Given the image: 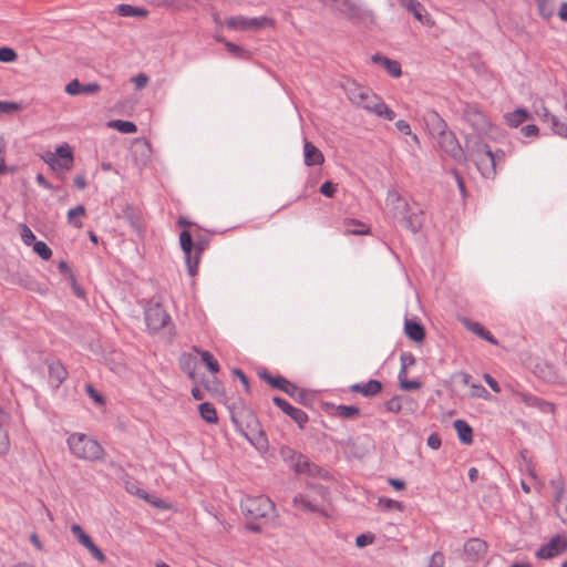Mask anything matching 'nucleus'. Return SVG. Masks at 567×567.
Segmentation results:
<instances>
[{"mask_svg":"<svg viewBox=\"0 0 567 567\" xmlns=\"http://www.w3.org/2000/svg\"><path fill=\"white\" fill-rule=\"evenodd\" d=\"M9 437L7 431L0 424V454H4L9 450Z\"/></svg>","mask_w":567,"mask_h":567,"instance_id":"e2e57ef3","label":"nucleus"},{"mask_svg":"<svg viewBox=\"0 0 567 567\" xmlns=\"http://www.w3.org/2000/svg\"><path fill=\"white\" fill-rule=\"evenodd\" d=\"M179 243L185 255V260L190 276H196L198 265L200 262L202 254L206 248L205 241H193L192 235L188 230H183L179 234Z\"/></svg>","mask_w":567,"mask_h":567,"instance_id":"39448f33","label":"nucleus"},{"mask_svg":"<svg viewBox=\"0 0 567 567\" xmlns=\"http://www.w3.org/2000/svg\"><path fill=\"white\" fill-rule=\"evenodd\" d=\"M422 223H423L422 213L413 214L406 218L408 227H410L411 230L414 233H416L422 227Z\"/></svg>","mask_w":567,"mask_h":567,"instance_id":"6e6d98bb","label":"nucleus"},{"mask_svg":"<svg viewBox=\"0 0 567 567\" xmlns=\"http://www.w3.org/2000/svg\"><path fill=\"white\" fill-rule=\"evenodd\" d=\"M567 550V539L561 535L554 536L547 544L543 545L537 551L539 559H549Z\"/></svg>","mask_w":567,"mask_h":567,"instance_id":"9b49d317","label":"nucleus"},{"mask_svg":"<svg viewBox=\"0 0 567 567\" xmlns=\"http://www.w3.org/2000/svg\"><path fill=\"white\" fill-rule=\"evenodd\" d=\"M100 90L101 86L97 83L81 84L76 79L69 82L65 86V91L70 95L95 94Z\"/></svg>","mask_w":567,"mask_h":567,"instance_id":"4be33fe9","label":"nucleus"},{"mask_svg":"<svg viewBox=\"0 0 567 567\" xmlns=\"http://www.w3.org/2000/svg\"><path fill=\"white\" fill-rule=\"evenodd\" d=\"M398 379H399L400 388L404 391L416 390V389H420L422 385V383L417 380H408L406 374H404V375L399 374Z\"/></svg>","mask_w":567,"mask_h":567,"instance_id":"8fccbe9b","label":"nucleus"},{"mask_svg":"<svg viewBox=\"0 0 567 567\" xmlns=\"http://www.w3.org/2000/svg\"><path fill=\"white\" fill-rule=\"evenodd\" d=\"M109 126L112 128H115L118 132L124 133V134H133V133H136V131H137L136 125L130 121H122V120L111 121L109 123Z\"/></svg>","mask_w":567,"mask_h":567,"instance_id":"79ce46f5","label":"nucleus"},{"mask_svg":"<svg viewBox=\"0 0 567 567\" xmlns=\"http://www.w3.org/2000/svg\"><path fill=\"white\" fill-rule=\"evenodd\" d=\"M401 359V369L399 374L404 375L408 374V369L415 363V357H400Z\"/></svg>","mask_w":567,"mask_h":567,"instance_id":"69168bd1","label":"nucleus"},{"mask_svg":"<svg viewBox=\"0 0 567 567\" xmlns=\"http://www.w3.org/2000/svg\"><path fill=\"white\" fill-rule=\"evenodd\" d=\"M465 147L470 158L484 177L491 178L496 175L495 156L487 144L483 143L477 136H468L465 141Z\"/></svg>","mask_w":567,"mask_h":567,"instance_id":"7ed1b4c3","label":"nucleus"},{"mask_svg":"<svg viewBox=\"0 0 567 567\" xmlns=\"http://www.w3.org/2000/svg\"><path fill=\"white\" fill-rule=\"evenodd\" d=\"M230 419L238 431L247 441L255 446H262L267 443L261 424L256 414L245 405L230 409Z\"/></svg>","mask_w":567,"mask_h":567,"instance_id":"f257e3e1","label":"nucleus"},{"mask_svg":"<svg viewBox=\"0 0 567 567\" xmlns=\"http://www.w3.org/2000/svg\"><path fill=\"white\" fill-rule=\"evenodd\" d=\"M226 25L233 30L248 31L249 30V18L245 17H231L226 20Z\"/></svg>","mask_w":567,"mask_h":567,"instance_id":"37998d69","label":"nucleus"},{"mask_svg":"<svg viewBox=\"0 0 567 567\" xmlns=\"http://www.w3.org/2000/svg\"><path fill=\"white\" fill-rule=\"evenodd\" d=\"M142 493L143 494H138V497L144 498L150 504L154 505L156 508H166V503L162 498L150 495L145 491H142Z\"/></svg>","mask_w":567,"mask_h":567,"instance_id":"052dcab7","label":"nucleus"},{"mask_svg":"<svg viewBox=\"0 0 567 567\" xmlns=\"http://www.w3.org/2000/svg\"><path fill=\"white\" fill-rule=\"evenodd\" d=\"M437 143L440 147L451 157L454 159L461 162L466 161L463 154V150L455 137L454 133L451 131H444L443 133L439 134Z\"/></svg>","mask_w":567,"mask_h":567,"instance_id":"9d476101","label":"nucleus"},{"mask_svg":"<svg viewBox=\"0 0 567 567\" xmlns=\"http://www.w3.org/2000/svg\"><path fill=\"white\" fill-rule=\"evenodd\" d=\"M85 215H86L85 207L83 205H78L76 207L71 208L68 212V221L70 225H72L75 228H82L83 221L81 218L84 217Z\"/></svg>","mask_w":567,"mask_h":567,"instance_id":"58836bf2","label":"nucleus"},{"mask_svg":"<svg viewBox=\"0 0 567 567\" xmlns=\"http://www.w3.org/2000/svg\"><path fill=\"white\" fill-rule=\"evenodd\" d=\"M18 59L17 52L8 47L0 48V61L1 62H13Z\"/></svg>","mask_w":567,"mask_h":567,"instance_id":"4d7b16f0","label":"nucleus"},{"mask_svg":"<svg viewBox=\"0 0 567 567\" xmlns=\"http://www.w3.org/2000/svg\"><path fill=\"white\" fill-rule=\"evenodd\" d=\"M21 239L28 246L33 245L35 241L34 234L27 225H21Z\"/></svg>","mask_w":567,"mask_h":567,"instance_id":"680f3d73","label":"nucleus"},{"mask_svg":"<svg viewBox=\"0 0 567 567\" xmlns=\"http://www.w3.org/2000/svg\"><path fill=\"white\" fill-rule=\"evenodd\" d=\"M272 402L278 406L285 414L290 416L300 429H303L308 422V415L301 409L292 406L287 400L280 396H274Z\"/></svg>","mask_w":567,"mask_h":567,"instance_id":"4468645a","label":"nucleus"},{"mask_svg":"<svg viewBox=\"0 0 567 567\" xmlns=\"http://www.w3.org/2000/svg\"><path fill=\"white\" fill-rule=\"evenodd\" d=\"M400 6L404 8L408 12L413 14V17L420 21L422 24L426 27H433L434 21L426 12L423 4L417 0H398Z\"/></svg>","mask_w":567,"mask_h":567,"instance_id":"2eb2a0df","label":"nucleus"},{"mask_svg":"<svg viewBox=\"0 0 567 567\" xmlns=\"http://www.w3.org/2000/svg\"><path fill=\"white\" fill-rule=\"evenodd\" d=\"M305 164L307 166L321 165L324 162L323 154L311 142L306 141L303 146Z\"/></svg>","mask_w":567,"mask_h":567,"instance_id":"b1692460","label":"nucleus"},{"mask_svg":"<svg viewBox=\"0 0 567 567\" xmlns=\"http://www.w3.org/2000/svg\"><path fill=\"white\" fill-rule=\"evenodd\" d=\"M204 365L206 369L215 375L219 371V363L215 357H200L199 367Z\"/></svg>","mask_w":567,"mask_h":567,"instance_id":"3c124183","label":"nucleus"},{"mask_svg":"<svg viewBox=\"0 0 567 567\" xmlns=\"http://www.w3.org/2000/svg\"><path fill=\"white\" fill-rule=\"evenodd\" d=\"M555 512L561 522L567 526V498L554 503Z\"/></svg>","mask_w":567,"mask_h":567,"instance_id":"864d4df0","label":"nucleus"},{"mask_svg":"<svg viewBox=\"0 0 567 567\" xmlns=\"http://www.w3.org/2000/svg\"><path fill=\"white\" fill-rule=\"evenodd\" d=\"M529 117L528 112L525 109H516L514 112L505 115V121L508 126L518 127Z\"/></svg>","mask_w":567,"mask_h":567,"instance_id":"e433bc0d","label":"nucleus"},{"mask_svg":"<svg viewBox=\"0 0 567 567\" xmlns=\"http://www.w3.org/2000/svg\"><path fill=\"white\" fill-rule=\"evenodd\" d=\"M282 455L285 458L290 460L291 466L296 473L306 474L307 467L310 463L307 456L302 455L301 453H297L291 449L282 450Z\"/></svg>","mask_w":567,"mask_h":567,"instance_id":"aec40b11","label":"nucleus"},{"mask_svg":"<svg viewBox=\"0 0 567 567\" xmlns=\"http://www.w3.org/2000/svg\"><path fill=\"white\" fill-rule=\"evenodd\" d=\"M361 411L355 405H338L334 408L333 415L347 420H353L359 417Z\"/></svg>","mask_w":567,"mask_h":567,"instance_id":"c9c22d12","label":"nucleus"},{"mask_svg":"<svg viewBox=\"0 0 567 567\" xmlns=\"http://www.w3.org/2000/svg\"><path fill=\"white\" fill-rule=\"evenodd\" d=\"M225 47L227 48L228 52L236 58H239V59H249L250 58V53L247 50H245L244 48H241L233 42L225 41Z\"/></svg>","mask_w":567,"mask_h":567,"instance_id":"49530a36","label":"nucleus"},{"mask_svg":"<svg viewBox=\"0 0 567 567\" xmlns=\"http://www.w3.org/2000/svg\"><path fill=\"white\" fill-rule=\"evenodd\" d=\"M544 121L550 123L551 130L555 134L561 137H567V124L560 122L556 115L546 111L544 113Z\"/></svg>","mask_w":567,"mask_h":567,"instance_id":"72a5a7b5","label":"nucleus"},{"mask_svg":"<svg viewBox=\"0 0 567 567\" xmlns=\"http://www.w3.org/2000/svg\"><path fill=\"white\" fill-rule=\"evenodd\" d=\"M276 21L268 17L249 18V30L275 28Z\"/></svg>","mask_w":567,"mask_h":567,"instance_id":"a19ab883","label":"nucleus"},{"mask_svg":"<svg viewBox=\"0 0 567 567\" xmlns=\"http://www.w3.org/2000/svg\"><path fill=\"white\" fill-rule=\"evenodd\" d=\"M487 543L481 538H470L464 544V555L470 561L482 559L487 553Z\"/></svg>","mask_w":567,"mask_h":567,"instance_id":"dca6fc26","label":"nucleus"},{"mask_svg":"<svg viewBox=\"0 0 567 567\" xmlns=\"http://www.w3.org/2000/svg\"><path fill=\"white\" fill-rule=\"evenodd\" d=\"M290 398H292L296 402L302 404V405H310L312 401V395L310 392H308L305 389L298 388L296 384L290 383L288 386V391L286 392Z\"/></svg>","mask_w":567,"mask_h":567,"instance_id":"c756f323","label":"nucleus"},{"mask_svg":"<svg viewBox=\"0 0 567 567\" xmlns=\"http://www.w3.org/2000/svg\"><path fill=\"white\" fill-rule=\"evenodd\" d=\"M70 451L79 458L96 461L101 460L104 453L101 444L94 439L85 435L73 433L68 437Z\"/></svg>","mask_w":567,"mask_h":567,"instance_id":"20e7f679","label":"nucleus"},{"mask_svg":"<svg viewBox=\"0 0 567 567\" xmlns=\"http://www.w3.org/2000/svg\"><path fill=\"white\" fill-rule=\"evenodd\" d=\"M444 557L440 551H435L431 556L430 565L427 567H443Z\"/></svg>","mask_w":567,"mask_h":567,"instance_id":"774afa93","label":"nucleus"},{"mask_svg":"<svg viewBox=\"0 0 567 567\" xmlns=\"http://www.w3.org/2000/svg\"><path fill=\"white\" fill-rule=\"evenodd\" d=\"M321 194L327 197H333L337 192V186L332 182H324L320 187Z\"/></svg>","mask_w":567,"mask_h":567,"instance_id":"338daca9","label":"nucleus"},{"mask_svg":"<svg viewBox=\"0 0 567 567\" xmlns=\"http://www.w3.org/2000/svg\"><path fill=\"white\" fill-rule=\"evenodd\" d=\"M399 400L400 395L392 396L389 401L385 402V409L392 413H402V405Z\"/></svg>","mask_w":567,"mask_h":567,"instance_id":"13d9d810","label":"nucleus"},{"mask_svg":"<svg viewBox=\"0 0 567 567\" xmlns=\"http://www.w3.org/2000/svg\"><path fill=\"white\" fill-rule=\"evenodd\" d=\"M383 384L379 380L371 379L368 382L354 383L350 386V391L359 393L364 398H374L381 393Z\"/></svg>","mask_w":567,"mask_h":567,"instance_id":"a211bd4d","label":"nucleus"},{"mask_svg":"<svg viewBox=\"0 0 567 567\" xmlns=\"http://www.w3.org/2000/svg\"><path fill=\"white\" fill-rule=\"evenodd\" d=\"M404 332L412 341L421 343L425 339L424 327L415 319H405Z\"/></svg>","mask_w":567,"mask_h":567,"instance_id":"412c9836","label":"nucleus"},{"mask_svg":"<svg viewBox=\"0 0 567 567\" xmlns=\"http://www.w3.org/2000/svg\"><path fill=\"white\" fill-rule=\"evenodd\" d=\"M424 122L432 135H439L447 130L445 121L434 110H430L425 113Z\"/></svg>","mask_w":567,"mask_h":567,"instance_id":"6ab92c4d","label":"nucleus"},{"mask_svg":"<svg viewBox=\"0 0 567 567\" xmlns=\"http://www.w3.org/2000/svg\"><path fill=\"white\" fill-rule=\"evenodd\" d=\"M85 388H86V393L89 394V396L91 399H93L97 404H104L103 395L96 389H94L93 385L86 384Z\"/></svg>","mask_w":567,"mask_h":567,"instance_id":"0e129e2a","label":"nucleus"},{"mask_svg":"<svg viewBox=\"0 0 567 567\" xmlns=\"http://www.w3.org/2000/svg\"><path fill=\"white\" fill-rule=\"evenodd\" d=\"M464 120L473 127L477 133L485 132L489 127L487 116L476 106L467 105L464 110Z\"/></svg>","mask_w":567,"mask_h":567,"instance_id":"ddd939ff","label":"nucleus"},{"mask_svg":"<svg viewBox=\"0 0 567 567\" xmlns=\"http://www.w3.org/2000/svg\"><path fill=\"white\" fill-rule=\"evenodd\" d=\"M181 368L187 373L188 378L195 385H199L200 377L204 375L199 372V364L193 363L190 360H182L179 362Z\"/></svg>","mask_w":567,"mask_h":567,"instance_id":"473e14b6","label":"nucleus"},{"mask_svg":"<svg viewBox=\"0 0 567 567\" xmlns=\"http://www.w3.org/2000/svg\"><path fill=\"white\" fill-rule=\"evenodd\" d=\"M145 321L147 328L156 332L171 323V317L159 302H150L145 309Z\"/></svg>","mask_w":567,"mask_h":567,"instance_id":"6e6552de","label":"nucleus"},{"mask_svg":"<svg viewBox=\"0 0 567 567\" xmlns=\"http://www.w3.org/2000/svg\"><path fill=\"white\" fill-rule=\"evenodd\" d=\"M199 384L204 386V389L213 395H219L223 393V384L218 380L216 375L205 377L202 375L199 380Z\"/></svg>","mask_w":567,"mask_h":567,"instance_id":"7c9ffc66","label":"nucleus"},{"mask_svg":"<svg viewBox=\"0 0 567 567\" xmlns=\"http://www.w3.org/2000/svg\"><path fill=\"white\" fill-rule=\"evenodd\" d=\"M306 475L312 476V477H321L324 480H328L330 477L329 472L327 470H324V468L320 467L319 465L311 463V462L309 463V466L307 467Z\"/></svg>","mask_w":567,"mask_h":567,"instance_id":"09e8293b","label":"nucleus"},{"mask_svg":"<svg viewBox=\"0 0 567 567\" xmlns=\"http://www.w3.org/2000/svg\"><path fill=\"white\" fill-rule=\"evenodd\" d=\"M529 359H534L529 365L538 379L548 383H557L565 379L561 368L548 360L547 357H529Z\"/></svg>","mask_w":567,"mask_h":567,"instance_id":"0eeeda50","label":"nucleus"},{"mask_svg":"<svg viewBox=\"0 0 567 567\" xmlns=\"http://www.w3.org/2000/svg\"><path fill=\"white\" fill-rule=\"evenodd\" d=\"M198 411L203 420L209 424L218 422V416L214 404L209 402H203L198 405Z\"/></svg>","mask_w":567,"mask_h":567,"instance_id":"4c0bfd02","label":"nucleus"},{"mask_svg":"<svg viewBox=\"0 0 567 567\" xmlns=\"http://www.w3.org/2000/svg\"><path fill=\"white\" fill-rule=\"evenodd\" d=\"M549 484H550V487L553 489H555V492H556L555 502H557L561 498H565L564 497V492H565L564 481H563L561 476H557L556 478L550 480Z\"/></svg>","mask_w":567,"mask_h":567,"instance_id":"5fc2aeb1","label":"nucleus"},{"mask_svg":"<svg viewBox=\"0 0 567 567\" xmlns=\"http://www.w3.org/2000/svg\"><path fill=\"white\" fill-rule=\"evenodd\" d=\"M516 395L527 406H536L539 410H542L543 412H553L554 411V404L546 402L533 394L525 393V392H518Z\"/></svg>","mask_w":567,"mask_h":567,"instance_id":"cd10ccee","label":"nucleus"},{"mask_svg":"<svg viewBox=\"0 0 567 567\" xmlns=\"http://www.w3.org/2000/svg\"><path fill=\"white\" fill-rule=\"evenodd\" d=\"M379 505L385 511L396 509V511L402 512L404 508V506L401 502H398V501H394L391 498H386V497H380Z\"/></svg>","mask_w":567,"mask_h":567,"instance_id":"603ef678","label":"nucleus"},{"mask_svg":"<svg viewBox=\"0 0 567 567\" xmlns=\"http://www.w3.org/2000/svg\"><path fill=\"white\" fill-rule=\"evenodd\" d=\"M260 379L266 381L271 388L278 389L282 392L288 391V386L290 385V381L281 375H271L267 370H261L258 372Z\"/></svg>","mask_w":567,"mask_h":567,"instance_id":"bb28decb","label":"nucleus"},{"mask_svg":"<svg viewBox=\"0 0 567 567\" xmlns=\"http://www.w3.org/2000/svg\"><path fill=\"white\" fill-rule=\"evenodd\" d=\"M47 163L52 169L70 171L74 163L73 152L68 144L56 148L55 154H49Z\"/></svg>","mask_w":567,"mask_h":567,"instance_id":"1a4fd4ad","label":"nucleus"},{"mask_svg":"<svg viewBox=\"0 0 567 567\" xmlns=\"http://www.w3.org/2000/svg\"><path fill=\"white\" fill-rule=\"evenodd\" d=\"M116 12L122 17L146 18L148 16V11L145 8L133 7L131 4L117 6Z\"/></svg>","mask_w":567,"mask_h":567,"instance_id":"f704fd0d","label":"nucleus"},{"mask_svg":"<svg viewBox=\"0 0 567 567\" xmlns=\"http://www.w3.org/2000/svg\"><path fill=\"white\" fill-rule=\"evenodd\" d=\"M399 401L401 402L402 405V413L405 415L415 414L420 409L417 400H415L411 395L402 394L400 395Z\"/></svg>","mask_w":567,"mask_h":567,"instance_id":"ea45409f","label":"nucleus"},{"mask_svg":"<svg viewBox=\"0 0 567 567\" xmlns=\"http://www.w3.org/2000/svg\"><path fill=\"white\" fill-rule=\"evenodd\" d=\"M375 539V536L372 533H363L355 538V546L359 548H363L370 544H372Z\"/></svg>","mask_w":567,"mask_h":567,"instance_id":"bf43d9fd","label":"nucleus"},{"mask_svg":"<svg viewBox=\"0 0 567 567\" xmlns=\"http://www.w3.org/2000/svg\"><path fill=\"white\" fill-rule=\"evenodd\" d=\"M33 251L44 260H49L52 257V250L44 241H34Z\"/></svg>","mask_w":567,"mask_h":567,"instance_id":"de8ad7c7","label":"nucleus"},{"mask_svg":"<svg viewBox=\"0 0 567 567\" xmlns=\"http://www.w3.org/2000/svg\"><path fill=\"white\" fill-rule=\"evenodd\" d=\"M71 533L79 540V543L91 553V555L97 561L104 563L106 560V557L102 549L94 544L92 538L84 532V529L80 525L73 524L71 526Z\"/></svg>","mask_w":567,"mask_h":567,"instance_id":"f8f14e48","label":"nucleus"},{"mask_svg":"<svg viewBox=\"0 0 567 567\" xmlns=\"http://www.w3.org/2000/svg\"><path fill=\"white\" fill-rule=\"evenodd\" d=\"M349 100L364 110L375 114L388 121L395 118V113L392 111L384 101L374 94L369 87L353 84L348 87Z\"/></svg>","mask_w":567,"mask_h":567,"instance_id":"f03ea898","label":"nucleus"},{"mask_svg":"<svg viewBox=\"0 0 567 567\" xmlns=\"http://www.w3.org/2000/svg\"><path fill=\"white\" fill-rule=\"evenodd\" d=\"M336 10L340 11L344 17L350 20H360L362 17L361 10L351 0H336Z\"/></svg>","mask_w":567,"mask_h":567,"instance_id":"5701e85b","label":"nucleus"},{"mask_svg":"<svg viewBox=\"0 0 567 567\" xmlns=\"http://www.w3.org/2000/svg\"><path fill=\"white\" fill-rule=\"evenodd\" d=\"M372 61L375 64L383 66L388 71V73L393 78H399L402 74L401 64L395 60H391L380 54H374L372 56Z\"/></svg>","mask_w":567,"mask_h":567,"instance_id":"a878e982","label":"nucleus"},{"mask_svg":"<svg viewBox=\"0 0 567 567\" xmlns=\"http://www.w3.org/2000/svg\"><path fill=\"white\" fill-rule=\"evenodd\" d=\"M293 504L296 506H300L303 509L311 512V513L320 512V508L318 507V505H316L311 501H309L308 497L303 494H297L293 497Z\"/></svg>","mask_w":567,"mask_h":567,"instance_id":"a18cd8bd","label":"nucleus"},{"mask_svg":"<svg viewBox=\"0 0 567 567\" xmlns=\"http://www.w3.org/2000/svg\"><path fill=\"white\" fill-rule=\"evenodd\" d=\"M243 514L250 519L267 517L275 509V504L265 495L246 496L240 501Z\"/></svg>","mask_w":567,"mask_h":567,"instance_id":"423d86ee","label":"nucleus"},{"mask_svg":"<svg viewBox=\"0 0 567 567\" xmlns=\"http://www.w3.org/2000/svg\"><path fill=\"white\" fill-rule=\"evenodd\" d=\"M458 440L463 444H471L473 442V430L471 425L464 420H455L453 424Z\"/></svg>","mask_w":567,"mask_h":567,"instance_id":"c85d7f7f","label":"nucleus"},{"mask_svg":"<svg viewBox=\"0 0 567 567\" xmlns=\"http://www.w3.org/2000/svg\"><path fill=\"white\" fill-rule=\"evenodd\" d=\"M344 235H369L370 226L365 223L354 219V218H346L343 220Z\"/></svg>","mask_w":567,"mask_h":567,"instance_id":"393cba45","label":"nucleus"},{"mask_svg":"<svg viewBox=\"0 0 567 567\" xmlns=\"http://www.w3.org/2000/svg\"><path fill=\"white\" fill-rule=\"evenodd\" d=\"M49 383L53 389H59L68 378V370L59 360L47 361Z\"/></svg>","mask_w":567,"mask_h":567,"instance_id":"f3484780","label":"nucleus"},{"mask_svg":"<svg viewBox=\"0 0 567 567\" xmlns=\"http://www.w3.org/2000/svg\"><path fill=\"white\" fill-rule=\"evenodd\" d=\"M464 323H465V327L474 334L478 336L480 338H482L493 344L497 343V341L494 339L493 334L488 330H486L480 322L465 320Z\"/></svg>","mask_w":567,"mask_h":567,"instance_id":"2f4dec72","label":"nucleus"},{"mask_svg":"<svg viewBox=\"0 0 567 567\" xmlns=\"http://www.w3.org/2000/svg\"><path fill=\"white\" fill-rule=\"evenodd\" d=\"M536 2L539 16L545 20L551 19L554 16V0H537Z\"/></svg>","mask_w":567,"mask_h":567,"instance_id":"c03bdc74","label":"nucleus"}]
</instances>
